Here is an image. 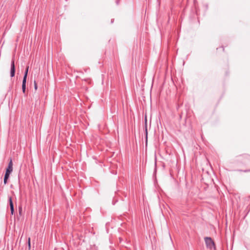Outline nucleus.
<instances>
[{
  "mask_svg": "<svg viewBox=\"0 0 250 250\" xmlns=\"http://www.w3.org/2000/svg\"><path fill=\"white\" fill-rule=\"evenodd\" d=\"M10 211H11V214H13L14 212V208H10Z\"/></svg>",
  "mask_w": 250,
  "mask_h": 250,
  "instance_id": "11",
  "label": "nucleus"
},
{
  "mask_svg": "<svg viewBox=\"0 0 250 250\" xmlns=\"http://www.w3.org/2000/svg\"><path fill=\"white\" fill-rule=\"evenodd\" d=\"M10 174L9 173H5L4 177L3 183L4 185H6L7 183V180L9 177Z\"/></svg>",
  "mask_w": 250,
  "mask_h": 250,
  "instance_id": "5",
  "label": "nucleus"
},
{
  "mask_svg": "<svg viewBox=\"0 0 250 250\" xmlns=\"http://www.w3.org/2000/svg\"><path fill=\"white\" fill-rule=\"evenodd\" d=\"M34 87H35V90L37 89V88H38L37 84L35 81L34 82Z\"/></svg>",
  "mask_w": 250,
  "mask_h": 250,
  "instance_id": "10",
  "label": "nucleus"
},
{
  "mask_svg": "<svg viewBox=\"0 0 250 250\" xmlns=\"http://www.w3.org/2000/svg\"><path fill=\"white\" fill-rule=\"evenodd\" d=\"M205 241L206 246L208 248L211 249L212 248L215 249V244L213 241L210 237H206L205 238Z\"/></svg>",
  "mask_w": 250,
  "mask_h": 250,
  "instance_id": "2",
  "label": "nucleus"
},
{
  "mask_svg": "<svg viewBox=\"0 0 250 250\" xmlns=\"http://www.w3.org/2000/svg\"><path fill=\"white\" fill-rule=\"evenodd\" d=\"M28 69H29V66H27L26 68V69H25V71L24 72V76H23V80H26L27 79V74H28Z\"/></svg>",
  "mask_w": 250,
  "mask_h": 250,
  "instance_id": "7",
  "label": "nucleus"
},
{
  "mask_svg": "<svg viewBox=\"0 0 250 250\" xmlns=\"http://www.w3.org/2000/svg\"><path fill=\"white\" fill-rule=\"evenodd\" d=\"M28 247L29 250H30L31 248L30 238H28Z\"/></svg>",
  "mask_w": 250,
  "mask_h": 250,
  "instance_id": "9",
  "label": "nucleus"
},
{
  "mask_svg": "<svg viewBox=\"0 0 250 250\" xmlns=\"http://www.w3.org/2000/svg\"><path fill=\"white\" fill-rule=\"evenodd\" d=\"M15 74V66L14 63V60L12 59L11 64V70H10V76L11 77H13Z\"/></svg>",
  "mask_w": 250,
  "mask_h": 250,
  "instance_id": "3",
  "label": "nucleus"
},
{
  "mask_svg": "<svg viewBox=\"0 0 250 250\" xmlns=\"http://www.w3.org/2000/svg\"><path fill=\"white\" fill-rule=\"evenodd\" d=\"M9 203L13 202L11 197H9Z\"/></svg>",
  "mask_w": 250,
  "mask_h": 250,
  "instance_id": "13",
  "label": "nucleus"
},
{
  "mask_svg": "<svg viewBox=\"0 0 250 250\" xmlns=\"http://www.w3.org/2000/svg\"><path fill=\"white\" fill-rule=\"evenodd\" d=\"M26 80H22V92L24 93L25 92V89H26Z\"/></svg>",
  "mask_w": 250,
  "mask_h": 250,
  "instance_id": "6",
  "label": "nucleus"
},
{
  "mask_svg": "<svg viewBox=\"0 0 250 250\" xmlns=\"http://www.w3.org/2000/svg\"><path fill=\"white\" fill-rule=\"evenodd\" d=\"M19 209H20V210H21V208H20Z\"/></svg>",
  "mask_w": 250,
  "mask_h": 250,
  "instance_id": "14",
  "label": "nucleus"
},
{
  "mask_svg": "<svg viewBox=\"0 0 250 250\" xmlns=\"http://www.w3.org/2000/svg\"><path fill=\"white\" fill-rule=\"evenodd\" d=\"M13 171V163L12 159H10V160L9 162L8 166L7 168H6V170L5 173H9V174H11V173Z\"/></svg>",
  "mask_w": 250,
  "mask_h": 250,
  "instance_id": "4",
  "label": "nucleus"
},
{
  "mask_svg": "<svg viewBox=\"0 0 250 250\" xmlns=\"http://www.w3.org/2000/svg\"><path fill=\"white\" fill-rule=\"evenodd\" d=\"M9 205H10V208H14V204H13V202L9 203Z\"/></svg>",
  "mask_w": 250,
  "mask_h": 250,
  "instance_id": "12",
  "label": "nucleus"
},
{
  "mask_svg": "<svg viewBox=\"0 0 250 250\" xmlns=\"http://www.w3.org/2000/svg\"><path fill=\"white\" fill-rule=\"evenodd\" d=\"M145 131L146 134V138H147V125H146V126H145Z\"/></svg>",
  "mask_w": 250,
  "mask_h": 250,
  "instance_id": "8",
  "label": "nucleus"
},
{
  "mask_svg": "<svg viewBox=\"0 0 250 250\" xmlns=\"http://www.w3.org/2000/svg\"><path fill=\"white\" fill-rule=\"evenodd\" d=\"M238 159L237 160V162L239 163H241L244 164L246 163V161H248L250 162V155L248 154H244L242 155H240L238 157ZM239 171L244 172H250V169H246V170H238Z\"/></svg>",
  "mask_w": 250,
  "mask_h": 250,
  "instance_id": "1",
  "label": "nucleus"
}]
</instances>
